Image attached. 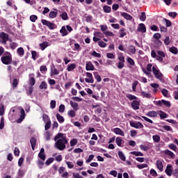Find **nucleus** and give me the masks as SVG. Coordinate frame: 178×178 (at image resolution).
Returning a JSON list of instances; mask_svg holds the SVG:
<instances>
[{
	"label": "nucleus",
	"mask_w": 178,
	"mask_h": 178,
	"mask_svg": "<svg viewBox=\"0 0 178 178\" xmlns=\"http://www.w3.org/2000/svg\"><path fill=\"white\" fill-rule=\"evenodd\" d=\"M30 143L33 151H34V149H35V145H37V139L34 137H31L30 138Z\"/></svg>",
	"instance_id": "f8f14e48"
},
{
	"label": "nucleus",
	"mask_w": 178,
	"mask_h": 178,
	"mask_svg": "<svg viewBox=\"0 0 178 178\" xmlns=\"http://www.w3.org/2000/svg\"><path fill=\"white\" fill-rule=\"evenodd\" d=\"M170 52H171V54H173L174 55H177L178 54V49L177 47H172L169 49Z\"/></svg>",
	"instance_id": "393cba45"
},
{
	"label": "nucleus",
	"mask_w": 178,
	"mask_h": 178,
	"mask_svg": "<svg viewBox=\"0 0 178 178\" xmlns=\"http://www.w3.org/2000/svg\"><path fill=\"white\" fill-rule=\"evenodd\" d=\"M10 48H11V49H13V50L16 49V48H17V43H16V42L10 43Z\"/></svg>",
	"instance_id": "774afa93"
},
{
	"label": "nucleus",
	"mask_w": 178,
	"mask_h": 178,
	"mask_svg": "<svg viewBox=\"0 0 178 178\" xmlns=\"http://www.w3.org/2000/svg\"><path fill=\"white\" fill-rule=\"evenodd\" d=\"M145 19H147V15H145V13L142 12L140 17V20H141V22H145Z\"/></svg>",
	"instance_id": "5fc2aeb1"
},
{
	"label": "nucleus",
	"mask_w": 178,
	"mask_h": 178,
	"mask_svg": "<svg viewBox=\"0 0 178 178\" xmlns=\"http://www.w3.org/2000/svg\"><path fill=\"white\" fill-rule=\"evenodd\" d=\"M54 161V158L50 157L45 161V165H47V166H49V165H51V163H52Z\"/></svg>",
	"instance_id": "09e8293b"
},
{
	"label": "nucleus",
	"mask_w": 178,
	"mask_h": 178,
	"mask_svg": "<svg viewBox=\"0 0 178 178\" xmlns=\"http://www.w3.org/2000/svg\"><path fill=\"white\" fill-rule=\"evenodd\" d=\"M51 129V120L47 121L44 125V130H49Z\"/></svg>",
	"instance_id": "3c124183"
},
{
	"label": "nucleus",
	"mask_w": 178,
	"mask_h": 178,
	"mask_svg": "<svg viewBox=\"0 0 178 178\" xmlns=\"http://www.w3.org/2000/svg\"><path fill=\"white\" fill-rule=\"evenodd\" d=\"M127 98H128V99H129V101H134L135 99H137V97L133 95H131V94H128L126 95Z\"/></svg>",
	"instance_id": "4c0bfd02"
},
{
	"label": "nucleus",
	"mask_w": 178,
	"mask_h": 178,
	"mask_svg": "<svg viewBox=\"0 0 178 178\" xmlns=\"http://www.w3.org/2000/svg\"><path fill=\"white\" fill-rule=\"evenodd\" d=\"M20 118H19V120L20 122H22V120H23L26 116V113L24 112V108H21L20 109Z\"/></svg>",
	"instance_id": "2f4dec72"
},
{
	"label": "nucleus",
	"mask_w": 178,
	"mask_h": 178,
	"mask_svg": "<svg viewBox=\"0 0 178 178\" xmlns=\"http://www.w3.org/2000/svg\"><path fill=\"white\" fill-rule=\"evenodd\" d=\"M140 94H141L142 97H143V98H147V99L151 98V94L147 93L143 90H141Z\"/></svg>",
	"instance_id": "7c9ffc66"
},
{
	"label": "nucleus",
	"mask_w": 178,
	"mask_h": 178,
	"mask_svg": "<svg viewBox=\"0 0 178 178\" xmlns=\"http://www.w3.org/2000/svg\"><path fill=\"white\" fill-rule=\"evenodd\" d=\"M86 76L88 78L85 79L86 83H94V78H92V74H91L90 72H86Z\"/></svg>",
	"instance_id": "1a4fd4ad"
},
{
	"label": "nucleus",
	"mask_w": 178,
	"mask_h": 178,
	"mask_svg": "<svg viewBox=\"0 0 178 178\" xmlns=\"http://www.w3.org/2000/svg\"><path fill=\"white\" fill-rule=\"evenodd\" d=\"M51 76H58L59 74V71L55 67V65L54 66V69L51 70Z\"/></svg>",
	"instance_id": "a878e982"
},
{
	"label": "nucleus",
	"mask_w": 178,
	"mask_h": 178,
	"mask_svg": "<svg viewBox=\"0 0 178 178\" xmlns=\"http://www.w3.org/2000/svg\"><path fill=\"white\" fill-rule=\"evenodd\" d=\"M37 165H38L39 169H42V166H44V161L38 160Z\"/></svg>",
	"instance_id": "4d7b16f0"
},
{
	"label": "nucleus",
	"mask_w": 178,
	"mask_h": 178,
	"mask_svg": "<svg viewBox=\"0 0 178 178\" xmlns=\"http://www.w3.org/2000/svg\"><path fill=\"white\" fill-rule=\"evenodd\" d=\"M37 19H38L37 15H32L30 16V20L31 22H33V23H35V22H37Z\"/></svg>",
	"instance_id": "603ef678"
},
{
	"label": "nucleus",
	"mask_w": 178,
	"mask_h": 178,
	"mask_svg": "<svg viewBox=\"0 0 178 178\" xmlns=\"http://www.w3.org/2000/svg\"><path fill=\"white\" fill-rule=\"evenodd\" d=\"M32 59L35 60L37 59V56L38 55L37 51H31Z\"/></svg>",
	"instance_id": "13d9d810"
},
{
	"label": "nucleus",
	"mask_w": 178,
	"mask_h": 178,
	"mask_svg": "<svg viewBox=\"0 0 178 178\" xmlns=\"http://www.w3.org/2000/svg\"><path fill=\"white\" fill-rule=\"evenodd\" d=\"M152 138L154 143H159V141H161V136H159V135H154L152 136Z\"/></svg>",
	"instance_id": "a19ab883"
},
{
	"label": "nucleus",
	"mask_w": 178,
	"mask_h": 178,
	"mask_svg": "<svg viewBox=\"0 0 178 178\" xmlns=\"http://www.w3.org/2000/svg\"><path fill=\"white\" fill-rule=\"evenodd\" d=\"M165 173L167 175V176H172L173 173V165L168 164L165 170Z\"/></svg>",
	"instance_id": "423d86ee"
},
{
	"label": "nucleus",
	"mask_w": 178,
	"mask_h": 178,
	"mask_svg": "<svg viewBox=\"0 0 178 178\" xmlns=\"http://www.w3.org/2000/svg\"><path fill=\"white\" fill-rule=\"evenodd\" d=\"M118 156L121 159V161H126V156H124L122 152H120V151L118 152Z\"/></svg>",
	"instance_id": "e433bc0d"
},
{
	"label": "nucleus",
	"mask_w": 178,
	"mask_h": 178,
	"mask_svg": "<svg viewBox=\"0 0 178 178\" xmlns=\"http://www.w3.org/2000/svg\"><path fill=\"white\" fill-rule=\"evenodd\" d=\"M60 17H61V19H63V20H67L69 19V16L67 15V13L66 12L62 13Z\"/></svg>",
	"instance_id": "f704fd0d"
},
{
	"label": "nucleus",
	"mask_w": 178,
	"mask_h": 178,
	"mask_svg": "<svg viewBox=\"0 0 178 178\" xmlns=\"http://www.w3.org/2000/svg\"><path fill=\"white\" fill-rule=\"evenodd\" d=\"M129 52H130V54H132V55H134L136 54V47L133 45L129 46Z\"/></svg>",
	"instance_id": "72a5a7b5"
},
{
	"label": "nucleus",
	"mask_w": 178,
	"mask_h": 178,
	"mask_svg": "<svg viewBox=\"0 0 178 178\" xmlns=\"http://www.w3.org/2000/svg\"><path fill=\"white\" fill-rule=\"evenodd\" d=\"M163 22H165L166 27H170L172 26V22L166 18H163Z\"/></svg>",
	"instance_id": "8fccbe9b"
},
{
	"label": "nucleus",
	"mask_w": 178,
	"mask_h": 178,
	"mask_svg": "<svg viewBox=\"0 0 178 178\" xmlns=\"http://www.w3.org/2000/svg\"><path fill=\"white\" fill-rule=\"evenodd\" d=\"M146 116H148L149 118H156L158 116V113L155 111H149L147 114Z\"/></svg>",
	"instance_id": "dca6fc26"
},
{
	"label": "nucleus",
	"mask_w": 178,
	"mask_h": 178,
	"mask_svg": "<svg viewBox=\"0 0 178 178\" xmlns=\"http://www.w3.org/2000/svg\"><path fill=\"white\" fill-rule=\"evenodd\" d=\"M17 55H19V56H20L21 58L24 56V49H23V47H19L17 49Z\"/></svg>",
	"instance_id": "a211bd4d"
},
{
	"label": "nucleus",
	"mask_w": 178,
	"mask_h": 178,
	"mask_svg": "<svg viewBox=\"0 0 178 178\" xmlns=\"http://www.w3.org/2000/svg\"><path fill=\"white\" fill-rule=\"evenodd\" d=\"M1 60L3 65H10L12 63V55L2 56Z\"/></svg>",
	"instance_id": "7ed1b4c3"
},
{
	"label": "nucleus",
	"mask_w": 178,
	"mask_h": 178,
	"mask_svg": "<svg viewBox=\"0 0 178 178\" xmlns=\"http://www.w3.org/2000/svg\"><path fill=\"white\" fill-rule=\"evenodd\" d=\"M42 24H43V26H47V27H49V30H55L56 25H55V24L47 21V19H42Z\"/></svg>",
	"instance_id": "20e7f679"
},
{
	"label": "nucleus",
	"mask_w": 178,
	"mask_h": 178,
	"mask_svg": "<svg viewBox=\"0 0 178 178\" xmlns=\"http://www.w3.org/2000/svg\"><path fill=\"white\" fill-rule=\"evenodd\" d=\"M74 69H76V64L74 63L68 65L67 67V72H72V70H74Z\"/></svg>",
	"instance_id": "bb28decb"
},
{
	"label": "nucleus",
	"mask_w": 178,
	"mask_h": 178,
	"mask_svg": "<svg viewBox=\"0 0 178 178\" xmlns=\"http://www.w3.org/2000/svg\"><path fill=\"white\" fill-rule=\"evenodd\" d=\"M56 119L58 120L59 123H63V122H65V118L59 113L56 114Z\"/></svg>",
	"instance_id": "c756f323"
},
{
	"label": "nucleus",
	"mask_w": 178,
	"mask_h": 178,
	"mask_svg": "<svg viewBox=\"0 0 178 178\" xmlns=\"http://www.w3.org/2000/svg\"><path fill=\"white\" fill-rule=\"evenodd\" d=\"M39 88L40 90H47V88H48V84H47L45 81H42L41 84L39 86Z\"/></svg>",
	"instance_id": "412c9836"
},
{
	"label": "nucleus",
	"mask_w": 178,
	"mask_h": 178,
	"mask_svg": "<svg viewBox=\"0 0 178 178\" xmlns=\"http://www.w3.org/2000/svg\"><path fill=\"white\" fill-rule=\"evenodd\" d=\"M131 107L134 111H138L140 109V102L137 100H134L131 103Z\"/></svg>",
	"instance_id": "6e6552de"
},
{
	"label": "nucleus",
	"mask_w": 178,
	"mask_h": 178,
	"mask_svg": "<svg viewBox=\"0 0 178 178\" xmlns=\"http://www.w3.org/2000/svg\"><path fill=\"white\" fill-rule=\"evenodd\" d=\"M54 140L56 141L55 143V147L59 151H63L66 148V145L69 144V141L67 140V138L64 136V134L62 133H58L55 137Z\"/></svg>",
	"instance_id": "f257e3e1"
},
{
	"label": "nucleus",
	"mask_w": 178,
	"mask_h": 178,
	"mask_svg": "<svg viewBox=\"0 0 178 178\" xmlns=\"http://www.w3.org/2000/svg\"><path fill=\"white\" fill-rule=\"evenodd\" d=\"M127 61L128 62V63H129V65H131V66H134V65H136V63L134 62V60H133V58H131V57H128L127 58Z\"/></svg>",
	"instance_id": "37998d69"
},
{
	"label": "nucleus",
	"mask_w": 178,
	"mask_h": 178,
	"mask_svg": "<svg viewBox=\"0 0 178 178\" xmlns=\"http://www.w3.org/2000/svg\"><path fill=\"white\" fill-rule=\"evenodd\" d=\"M164 154L165 155H168L169 156H170V158H175V154L173 153V152L169 150V149H165L164 151Z\"/></svg>",
	"instance_id": "4be33fe9"
},
{
	"label": "nucleus",
	"mask_w": 178,
	"mask_h": 178,
	"mask_svg": "<svg viewBox=\"0 0 178 178\" xmlns=\"http://www.w3.org/2000/svg\"><path fill=\"white\" fill-rule=\"evenodd\" d=\"M103 10L105 12V13H111V12H112V8L111 6L106 5L103 6Z\"/></svg>",
	"instance_id": "cd10ccee"
},
{
	"label": "nucleus",
	"mask_w": 178,
	"mask_h": 178,
	"mask_svg": "<svg viewBox=\"0 0 178 178\" xmlns=\"http://www.w3.org/2000/svg\"><path fill=\"white\" fill-rule=\"evenodd\" d=\"M33 91H34V88L33 86H29L27 91V95L31 96L33 94Z\"/></svg>",
	"instance_id": "680f3d73"
},
{
	"label": "nucleus",
	"mask_w": 178,
	"mask_h": 178,
	"mask_svg": "<svg viewBox=\"0 0 178 178\" xmlns=\"http://www.w3.org/2000/svg\"><path fill=\"white\" fill-rule=\"evenodd\" d=\"M137 31L139 32V33H147V27H145V24H140L138 25V27L137 29Z\"/></svg>",
	"instance_id": "9b49d317"
},
{
	"label": "nucleus",
	"mask_w": 178,
	"mask_h": 178,
	"mask_svg": "<svg viewBox=\"0 0 178 178\" xmlns=\"http://www.w3.org/2000/svg\"><path fill=\"white\" fill-rule=\"evenodd\" d=\"M70 104L72 108H73L74 111H79V104L74 102L73 101H70Z\"/></svg>",
	"instance_id": "6ab92c4d"
},
{
	"label": "nucleus",
	"mask_w": 178,
	"mask_h": 178,
	"mask_svg": "<svg viewBox=\"0 0 178 178\" xmlns=\"http://www.w3.org/2000/svg\"><path fill=\"white\" fill-rule=\"evenodd\" d=\"M67 115L70 118H74L76 116V111L74 110H70L67 112Z\"/></svg>",
	"instance_id": "ea45409f"
},
{
	"label": "nucleus",
	"mask_w": 178,
	"mask_h": 178,
	"mask_svg": "<svg viewBox=\"0 0 178 178\" xmlns=\"http://www.w3.org/2000/svg\"><path fill=\"white\" fill-rule=\"evenodd\" d=\"M121 16H122V17L125 18L126 20H132L133 19V17L130 15H129V13H121Z\"/></svg>",
	"instance_id": "f3484780"
},
{
	"label": "nucleus",
	"mask_w": 178,
	"mask_h": 178,
	"mask_svg": "<svg viewBox=\"0 0 178 178\" xmlns=\"http://www.w3.org/2000/svg\"><path fill=\"white\" fill-rule=\"evenodd\" d=\"M117 67L118 69H123V67H124V63L122 62V61H119L118 63V65Z\"/></svg>",
	"instance_id": "0e129e2a"
},
{
	"label": "nucleus",
	"mask_w": 178,
	"mask_h": 178,
	"mask_svg": "<svg viewBox=\"0 0 178 178\" xmlns=\"http://www.w3.org/2000/svg\"><path fill=\"white\" fill-rule=\"evenodd\" d=\"M129 124L131 127H134V129H144V125L140 122H134L133 121H131L129 122Z\"/></svg>",
	"instance_id": "39448f33"
},
{
	"label": "nucleus",
	"mask_w": 178,
	"mask_h": 178,
	"mask_svg": "<svg viewBox=\"0 0 178 178\" xmlns=\"http://www.w3.org/2000/svg\"><path fill=\"white\" fill-rule=\"evenodd\" d=\"M4 127H5V118L3 117H1V121H0V130H3Z\"/></svg>",
	"instance_id": "c9c22d12"
},
{
	"label": "nucleus",
	"mask_w": 178,
	"mask_h": 178,
	"mask_svg": "<svg viewBox=\"0 0 178 178\" xmlns=\"http://www.w3.org/2000/svg\"><path fill=\"white\" fill-rule=\"evenodd\" d=\"M95 156L94 154L89 155L88 159L86 161V163H90V162H91V161H92V159H94Z\"/></svg>",
	"instance_id": "bf43d9fd"
},
{
	"label": "nucleus",
	"mask_w": 178,
	"mask_h": 178,
	"mask_svg": "<svg viewBox=\"0 0 178 178\" xmlns=\"http://www.w3.org/2000/svg\"><path fill=\"white\" fill-rule=\"evenodd\" d=\"M17 86H19V80L17 79H14L12 83L13 88H17Z\"/></svg>",
	"instance_id": "c85d7f7f"
},
{
	"label": "nucleus",
	"mask_w": 178,
	"mask_h": 178,
	"mask_svg": "<svg viewBox=\"0 0 178 178\" xmlns=\"http://www.w3.org/2000/svg\"><path fill=\"white\" fill-rule=\"evenodd\" d=\"M103 34H104L106 37H113V35H115L113 33L109 31H106V32H104Z\"/></svg>",
	"instance_id": "6e6d98bb"
},
{
	"label": "nucleus",
	"mask_w": 178,
	"mask_h": 178,
	"mask_svg": "<svg viewBox=\"0 0 178 178\" xmlns=\"http://www.w3.org/2000/svg\"><path fill=\"white\" fill-rule=\"evenodd\" d=\"M39 47H40L41 51H44L47 47H49V42L47 41L42 42L39 44Z\"/></svg>",
	"instance_id": "ddd939ff"
},
{
	"label": "nucleus",
	"mask_w": 178,
	"mask_h": 178,
	"mask_svg": "<svg viewBox=\"0 0 178 178\" xmlns=\"http://www.w3.org/2000/svg\"><path fill=\"white\" fill-rule=\"evenodd\" d=\"M122 141H123V140H122V138L120 137L116 138L115 143H116L117 145H118V147H122Z\"/></svg>",
	"instance_id": "de8ad7c7"
},
{
	"label": "nucleus",
	"mask_w": 178,
	"mask_h": 178,
	"mask_svg": "<svg viewBox=\"0 0 178 178\" xmlns=\"http://www.w3.org/2000/svg\"><path fill=\"white\" fill-rule=\"evenodd\" d=\"M151 56L152 58H154V59L160 62V63H162V62H163V58H165L166 54H165V52H163V51L158 50L156 52H155V50H152Z\"/></svg>",
	"instance_id": "f03ea898"
},
{
	"label": "nucleus",
	"mask_w": 178,
	"mask_h": 178,
	"mask_svg": "<svg viewBox=\"0 0 178 178\" xmlns=\"http://www.w3.org/2000/svg\"><path fill=\"white\" fill-rule=\"evenodd\" d=\"M152 72H153V74L155 75V74H158V73H159L160 71L156 65H154L152 67Z\"/></svg>",
	"instance_id": "79ce46f5"
},
{
	"label": "nucleus",
	"mask_w": 178,
	"mask_h": 178,
	"mask_svg": "<svg viewBox=\"0 0 178 178\" xmlns=\"http://www.w3.org/2000/svg\"><path fill=\"white\" fill-rule=\"evenodd\" d=\"M165 45H169L170 44V38L169 36H166L164 40Z\"/></svg>",
	"instance_id": "e2e57ef3"
},
{
	"label": "nucleus",
	"mask_w": 178,
	"mask_h": 178,
	"mask_svg": "<svg viewBox=\"0 0 178 178\" xmlns=\"http://www.w3.org/2000/svg\"><path fill=\"white\" fill-rule=\"evenodd\" d=\"M113 131L115 134L118 136H122V137H124V132H123L120 128H115L113 129Z\"/></svg>",
	"instance_id": "4468645a"
},
{
	"label": "nucleus",
	"mask_w": 178,
	"mask_h": 178,
	"mask_svg": "<svg viewBox=\"0 0 178 178\" xmlns=\"http://www.w3.org/2000/svg\"><path fill=\"white\" fill-rule=\"evenodd\" d=\"M118 60H119V62H123V63L125 62L124 56H123V53H120L119 54Z\"/></svg>",
	"instance_id": "a18cd8bd"
},
{
	"label": "nucleus",
	"mask_w": 178,
	"mask_h": 178,
	"mask_svg": "<svg viewBox=\"0 0 178 178\" xmlns=\"http://www.w3.org/2000/svg\"><path fill=\"white\" fill-rule=\"evenodd\" d=\"M60 33L62 34V37H65V35H67V30H66V27L63 26L60 30Z\"/></svg>",
	"instance_id": "b1692460"
},
{
	"label": "nucleus",
	"mask_w": 178,
	"mask_h": 178,
	"mask_svg": "<svg viewBox=\"0 0 178 178\" xmlns=\"http://www.w3.org/2000/svg\"><path fill=\"white\" fill-rule=\"evenodd\" d=\"M95 69V67H94V65H92V63L91 62L87 63L86 65V70L87 71H90V70H94Z\"/></svg>",
	"instance_id": "2eb2a0df"
},
{
	"label": "nucleus",
	"mask_w": 178,
	"mask_h": 178,
	"mask_svg": "<svg viewBox=\"0 0 178 178\" xmlns=\"http://www.w3.org/2000/svg\"><path fill=\"white\" fill-rule=\"evenodd\" d=\"M131 155H135V156H144V154L141 152H131Z\"/></svg>",
	"instance_id": "58836bf2"
},
{
	"label": "nucleus",
	"mask_w": 178,
	"mask_h": 178,
	"mask_svg": "<svg viewBox=\"0 0 178 178\" xmlns=\"http://www.w3.org/2000/svg\"><path fill=\"white\" fill-rule=\"evenodd\" d=\"M154 76L157 80H159V81H163V74L161 72V71L157 73V74H154Z\"/></svg>",
	"instance_id": "aec40b11"
},
{
	"label": "nucleus",
	"mask_w": 178,
	"mask_h": 178,
	"mask_svg": "<svg viewBox=\"0 0 178 178\" xmlns=\"http://www.w3.org/2000/svg\"><path fill=\"white\" fill-rule=\"evenodd\" d=\"M156 166L160 172H163V163L161 161V160H157L156 161Z\"/></svg>",
	"instance_id": "9d476101"
},
{
	"label": "nucleus",
	"mask_w": 178,
	"mask_h": 178,
	"mask_svg": "<svg viewBox=\"0 0 178 178\" xmlns=\"http://www.w3.org/2000/svg\"><path fill=\"white\" fill-rule=\"evenodd\" d=\"M98 45L99 47H100L101 48H105V47H106V44L105 43V42L102 41V40H99L98 42Z\"/></svg>",
	"instance_id": "052dcab7"
},
{
	"label": "nucleus",
	"mask_w": 178,
	"mask_h": 178,
	"mask_svg": "<svg viewBox=\"0 0 178 178\" xmlns=\"http://www.w3.org/2000/svg\"><path fill=\"white\" fill-rule=\"evenodd\" d=\"M38 158L41 159L42 161H45L47 156L45 155V153H39L38 155Z\"/></svg>",
	"instance_id": "c03bdc74"
},
{
	"label": "nucleus",
	"mask_w": 178,
	"mask_h": 178,
	"mask_svg": "<svg viewBox=\"0 0 178 178\" xmlns=\"http://www.w3.org/2000/svg\"><path fill=\"white\" fill-rule=\"evenodd\" d=\"M0 38L3 40V44H6L7 41H9V35L5 32H1L0 33Z\"/></svg>",
	"instance_id": "0eeeda50"
},
{
	"label": "nucleus",
	"mask_w": 178,
	"mask_h": 178,
	"mask_svg": "<svg viewBox=\"0 0 178 178\" xmlns=\"http://www.w3.org/2000/svg\"><path fill=\"white\" fill-rule=\"evenodd\" d=\"M58 112L63 113L65 112V105L60 104L58 108Z\"/></svg>",
	"instance_id": "338daca9"
},
{
	"label": "nucleus",
	"mask_w": 178,
	"mask_h": 178,
	"mask_svg": "<svg viewBox=\"0 0 178 178\" xmlns=\"http://www.w3.org/2000/svg\"><path fill=\"white\" fill-rule=\"evenodd\" d=\"M95 79L97 80V83L101 82V75L98 74V72L94 73Z\"/></svg>",
	"instance_id": "49530a36"
},
{
	"label": "nucleus",
	"mask_w": 178,
	"mask_h": 178,
	"mask_svg": "<svg viewBox=\"0 0 178 178\" xmlns=\"http://www.w3.org/2000/svg\"><path fill=\"white\" fill-rule=\"evenodd\" d=\"M49 16L51 19H55L58 16V11H51Z\"/></svg>",
	"instance_id": "473e14b6"
},
{
	"label": "nucleus",
	"mask_w": 178,
	"mask_h": 178,
	"mask_svg": "<svg viewBox=\"0 0 178 178\" xmlns=\"http://www.w3.org/2000/svg\"><path fill=\"white\" fill-rule=\"evenodd\" d=\"M124 31H126V29H124V28H122L120 30L119 34H120V38H123V37H124V35H127V33H126Z\"/></svg>",
	"instance_id": "5701e85b"
},
{
	"label": "nucleus",
	"mask_w": 178,
	"mask_h": 178,
	"mask_svg": "<svg viewBox=\"0 0 178 178\" xmlns=\"http://www.w3.org/2000/svg\"><path fill=\"white\" fill-rule=\"evenodd\" d=\"M29 84L31 87H33L35 84V79L34 77H31L29 79Z\"/></svg>",
	"instance_id": "864d4df0"
},
{
	"label": "nucleus",
	"mask_w": 178,
	"mask_h": 178,
	"mask_svg": "<svg viewBox=\"0 0 178 178\" xmlns=\"http://www.w3.org/2000/svg\"><path fill=\"white\" fill-rule=\"evenodd\" d=\"M150 29L152 30V31H159V29L155 24L152 25Z\"/></svg>",
	"instance_id": "69168bd1"
}]
</instances>
